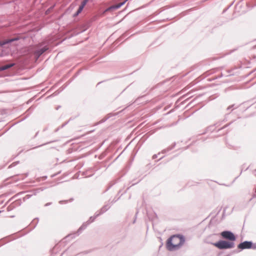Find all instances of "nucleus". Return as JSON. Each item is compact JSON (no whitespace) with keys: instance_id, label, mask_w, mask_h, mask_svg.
I'll list each match as a JSON object with an SVG mask.
<instances>
[{"instance_id":"23","label":"nucleus","mask_w":256,"mask_h":256,"mask_svg":"<svg viewBox=\"0 0 256 256\" xmlns=\"http://www.w3.org/2000/svg\"><path fill=\"white\" fill-rule=\"evenodd\" d=\"M73 200V198H70V200H65L64 201V202H65V204H66L68 202H71Z\"/></svg>"},{"instance_id":"12","label":"nucleus","mask_w":256,"mask_h":256,"mask_svg":"<svg viewBox=\"0 0 256 256\" xmlns=\"http://www.w3.org/2000/svg\"><path fill=\"white\" fill-rule=\"evenodd\" d=\"M13 66H14V64H6V65L2 66H0V71H2L4 70L8 69V68L12 67Z\"/></svg>"},{"instance_id":"17","label":"nucleus","mask_w":256,"mask_h":256,"mask_svg":"<svg viewBox=\"0 0 256 256\" xmlns=\"http://www.w3.org/2000/svg\"><path fill=\"white\" fill-rule=\"evenodd\" d=\"M129 34V32H124V34H123L122 36H120V38L122 39V38H124L125 37H126V36H128Z\"/></svg>"},{"instance_id":"29","label":"nucleus","mask_w":256,"mask_h":256,"mask_svg":"<svg viewBox=\"0 0 256 256\" xmlns=\"http://www.w3.org/2000/svg\"><path fill=\"white\" fill-rule=\"evenodd\" d=\"M117 200H113L112 201V204H114V202H116Z\"/></svg>"},{"instance_id":"19","label":"nucleus","mask_w":256,"mask_h":256,"mask_svg":"<svg viewBox=\"0 0 256 256\" xmlns=\"http://www.w3.org/2000/svg\"><path fill=\"white\" fill-rule=\"evenodd\" d=\"M176 143L175 142H174L170 146H168V150H172L176 146Z\"/></svg>"},{"instance_id":"9","label":"nucleus","mask_w":256,"mask_h":256,"mask_svg":"<svg viewBox=\"0 0 256 256\" xmlns=\"http://www.w3.org/2000/svg\"><path fill=\"white\" fill-rule=\"evenodd\" d=\"M17 40H18V38H12V39H8V40H4L2 41H0V46H2L6 44L12 42Z\"/></svg>"},{"instance_id":"24","label":"nucleus","mask_w":256,"mask_h":256,"mask_svg":"<svg viewBox=\"0 0 256 256\" xmlns=\"http://www.w3.org/2000/svg\"><path fill=\"white\" fill-rule=\"evenodd\" d=\"M124 150L114 159V162H115L119 157L122 154V153L124 152Z\"/></svg>"},{"instance_id":"1","label":"nucleus","mask_w":256,"mask_h":256,"mask_svg":"<svg viewBox=\"0 0 256 256\" xmlns=\"http://www.w3.org/2000/svg\"><path fill=\"white\" fill-rule=\"evenodd\" d=\"M186 241L185 236L180 234H176L170 236L166 242V247L170 252L180 249Z\"/></svg>"},{"instance_id":"18","label":"nucleus","mask_w":256,"mask_h":256,"mask_svg":"<svg viewBox=\"0 0 256 256\" xmlns=\"http://www.w3.org/2000/svg\"><path fill=\"white\" fill-rule=\"evenodd\" d=\"M231 123H229L228 124H226L225 126H224L223 127L219 128L216 132H219L220 130L225 128H226L228 127V126H230V124Z\"/></svg>"},{"instance_id":"15","label":"nucleus","mask_w":256,"mask_h":256,"mask_svg":"<svg viewBox=\"0 0 256 256\" xmlns=\"http://www.w3.org/2000/svg\"><path fill=\"white\" fill-rule=\"evenodd\" d=\"M101 214V212L99 210L98 211H97L94 214V216L96 218H98V216H100L101 214Z\"/></svg>"},{"instance_id":"32","label":"nucleus","mask_w":256,"mask_h":256,"mask_svg":"<svg viewBox=\"0 0 256 256\" xmlns=\"http://www.w3.org/2000/svg\"><path fill=\"white\" fill-rule=\"evenodd\" d=\"M126 107H125L124 109H123L122 110L120 111V112H121L120 113H121L122 111H124V109H126Z\"/></svg>"},{"instance_id":"36","label":"nucleus","mask_w":256,"mask_h":256,"mask_svg":"<svg viewBox=\"0 0 256 256\" xmlns=\"http://www.w3.org/2000/svg\"><path fill=\"white\" fill-rule=\"evenodd\" d=\"M68 122H65L64 125L66 126Z\"/></svg>"},{"instance_id":"14","label":"nucleus","mask_w":256,"mask_h":256,"mask_svg":"<svg viewBox=\"0 0 256 256\" xmlns=\"http://www.w3.org/2000/svg\"><path fill=\"white\" fill-rule=\"evenodd\" d=\"M82 10H83L80 7H78V8L74 14L73 16L76 17V16H78L79 15V14L82 12Z\"/></svg>"},{"instance_id":"37","label":"nucleus","mask_w":256,"mask_h":256,"mask_svg":"<svg viewBox=\"0 0 256 256\" xmlns=\"http://www.w3.org/2000/svg\"><path fill=\"white\" fill-rule=\"evenodd\" d=\"M256 172V169L254 170V172Z\"/></svg>"},{"instance_id":"26","label":"nucleus","mask_w":256,"mask_h":256,"mask_svg":"<svg viewBox=\"0 0 256 256\" xmlns=\"http://www.w3.org/2000/svg\"><path fill=\"white\" fill-rule=\"evenodd\" d=\"M234 106V104H232V105H231L230 106H229L228 108H227V110H230V109H231L232 108H233Z\"/></svg>"},{"instance_id":"3","label":"nucleus","mask_w":256,"mask_h":256,"mask_svg":"<svg viewBox=\"0 0 256 256\" xmlns=\"http://www.w3.org/2000/svg\"><path fill=\"white\" fill-rule=\"evenodd\" d=\"M96 220V218L94 216H90L88 221L84 222L82 224L78 229V231L74 234H70L65 236V242H67L70 240V238H73L76 236H78L86 228L88 225L92 222H94Z\"/></svg>"},{"instance_id":"30","label":"nucleus","mask_w":256,"mask_h":256,"mask_svg":"<svg viewBox=\"0 0 256 256\" xmlns=\"http://www.w3.org/2000/svg\"><path fill=\"white\" fill-rule=\"evenodd\" d=\"M78 176H76V174H75L74 176V178H78Z\"/></svg>"},{"instance_id":"11","label":"nucleus","mask_w":256,"mask_h":256,"mask_svg":"<svg viewBox=\"0 0 256 256\" xmlns=\"http://www.w3.org/2000/svg\"><path fill=\"white\" fill-rule=\"evenodd\" d=\"M110 208V206H109L108 204H105L100 210V211L101 214H103L104 212H106Z\"/></svg>"},{"instance_id":"35","label":"nucleus","mask_w":256,"mask_h":256,"mask_svg":"<svg viewBox=\"0 0 256 256\" xmlns=\"http://www.w3.org/2000/svg\"><path fill=\"white\" fill-rule=\"evenodd\" d=\"M101 82H99L98 84H100Z\"/></svg>"},{"instance_id":"31","label":"nucleus","mask_w":256,"mask_h":256,"mask_svg":"<svg viewBox=\"0 0 256 256\" xmlns=\"http://www.w3.org/2000/svg\"><path fill=\"white\" fill-rule=\"evenodd\" d=\"M70 37H68L65 35V38L64 40H66L67 38H69Z\"/></svg>"},{"instance_id":"28","label":"nucleus","mask_w":256,"mask_h":256,"mask_svg":"<svg viewBox=\"0 0 256 256\" xmlns=\"http://www.w3.org/2000/svg\"><path fill=\"white\" fill-rule=\"evenodd\" d=\"M256 198V194H254L252 195V198H251L250 200H252V198Z\"/></svg>"},{"instance_id":"22","label":"nucleus","mask_w":256,"mask_h":256,"mask_svg":"<svg viewBox=\"0 0 256 256\" xmlns=\"http://www.w3.org/2000/svg\"><path fill=\"white\" fill-rule=\"evenodd\" d=\"M234 4V2H232L230 6H228L224 10L222 13L225 12Z\"/></svg>"},{"instance_id":"25","label":"nucleus","mask_w":256,"mask_h":256,"mask_svg":"<svg viewBox=\"0 0 256 256\" xmlns=\"http://www.w3.org/2000/svg\"><path fill=\"white\" fill-rule=\"evenodd\" d=\"M138 213V212H136V215H135V218H134V221H133V222H132V223H133V224L135 223V222H136V215H137Z\"/></svg>"},{"instance_id":"16","label":"nucleus","mask_w":256,"mask_h":256,"mask_svg":"<svg viewBox=\"0 0 256 256\" xmlns=\"http://www.w3.org/2000/svg\"><path fill=\"white\" fill-rule=\"evenodd\" d=\"M256 6V4H251L250 2H247L246 3V6L248 8H254Z\"/></svg>"},{"instance_id":"27","label":"nucleus","mask_w":256,"mask_h":256,"mask_svg":"<svg viewBox=\"0 0 256 256\" xmlns=\"http://www.w3.org/2000/svg\"><path fill=\"white\" fill-rule=\"evenodd\" d=\"M157 157H158V154H155L153 155L152 158V159H156V158H157Z\"/></svg>"},{"instance_id":"7","label":"nucleus","mask_w":256,"mask_h":256,"mask_svg":"<svg viewBox=\"0 0 256 256\" xmlns=\"http://www.w3.org/2000/svg\"><path fill=\"white\" fill-rule=\"evenodd\" d=\"M126 0H124L118 4L112 5L110 7L109 9L111 10H118L126 2Z\"/></svg>"},{"instance_id":"4","label":"nucleus","mask_w":256,"mask_h":256,"mask_svg":"<svg viewBox=\"0 0 256 256\" xmlns=\"http://www.w3.org/2000/svg\"><path fill=\"white\" fill-rule=\"evenodd\" d=\"M238 250L234 252H239L245 249L256 250V242L254 243L252 241L245 240L240 242L237 246Z\"/></svg>"},{"instance_id":"8","label":"nucleus","mask_w":256,"mask_h":256,"mask_svg":"<svg viewBox=\"0 0 256 256\" xmlns=\"http://www.w3.org/2000/svg\"><path fill=\"white\" fill-rule=\"evenodd\" d=\"M214 126L215 125L214 124V125H211V126H208L206 128L205 131L204 132H203L201 134H206V132H212L214 131V130H215Z\"/></svg>"},{"instance_id":"33","label":"nucleus","mask_w":256,"mask_h":256,"mask_svg":"<svg viewBox=\"0 0 256 256\" xmlns=\"http://www.w3.org/2000/svg\"><path fill=\"white\" fill-rule=\"evenodd\" d=\"M126 107H125L124 109H123L122 110L120 111V112H121L120 113H121L122 111H124V109H126Z\"/></svg>"},{"instance_id":"5","label":"nucleus","mask_w":256,"mask_h":256,"mask_svg":"<svg viewBox=\"0 0 256 256\" xmlns=\"http://www.w3.org/2000/svg\"><path fill=\"white\" fill-rule=\"evenodd\" d=\"M220 235L223 239L232 242L234 243L236 240L237 237L235 234L230 230H225L220 233Z\"/></svg>"},{"instance_id":"34","label":"nucleus","mask_w":256,"mask_h":256,"mask_svg":"<svg viewBox=\"0 0 256 256\" xmlns=\"http://www.w3.org/2000/svg\"><path fill=\"white\" fill-rule=\"evenodd\" d=\"M164 156H162V158H160L157 161H158L160 160L161 159H162Z\"/></svg>"},{"instance_id":"10","label":"nucleus","mask_w":256,"mask_h":256,"mask_svg":"<svg viewBox=\"0 0 256 256\" xmlns=\"http://www.w3.org/2000/svg\"><path fill=\"white\" fill-rule=\"evenodd\" d=\"M48 49V48L44 47L36 52H35V54L38 58L42 54L46 52Z\"/></svg>"},{"instance_id":"20","label":"nucleus","mask_w":256,"mask_h":256,"mask_svg":"<svg viewBox=\"0 0 256 256\" xmlns=\"http://www.w3.org/2000/svg\"><path fill=\"white\" fill-rule=\"evenodd\" d=\"M169 150V149H168V147L167 148H165V149L163 150L162 151V152H162V154H166V152H169V151H170V150Z\"/></svg>"},{"instance_id":"38","label":"nucleus","mask_w":256,"mask_h":256,"mask_svg":"<svg viewBox=\"0 0 256 256\" xmlns=\"http://www.w3.org/2000/svg\"><path fill=\"white\" fill-rule=\"evenodd\" d=\"M254 175L256 176V174H255Z\"/></svg>"},{"instance_id":"2","label":"nucleus","mask_w":256,"mask_h":256,"mask_svg":"<svg viewBox=\"0 0 256 256\" xmlns=\"http://www.w3.org/2000/svg\"><path fill=\"white\" fill-rule=\"evenodd\" d=\"M219 250H227L233 248L235 246V243L225 240H220L216 242H208Z\"/></svg>"},{"instance_id":"39","label":"nucleus","mask_w":256,"mask_h":256,"mask_svg":"<svg viewBox=\"0 0 256 256\" xmlns=\"http://www.w3.org/2000/svg\"><path fill=\"white\" fill-rule=\"evenodd\" d=\"M88 0L89 1L90 0Z\"/></svg>"},{"instance_id":"6","label":"nucleus","mask_w":256,"mask_h":256,"mask_svg":"<svg viewBox=\"0 0 256 256\" xmlns=\"http://www.w3.org/2000/svg\"><path fill=\"white\" fill-rule=\"evenodd\" d=\"M120 112H116V113H112V112H111V113L108 114L107 115H106L105 116V117H104L103 118H102L100 121V123L102 124V123H103V122H105L106 120H108L110 118L118 115V114H120Z\"/></svg>"},{"instance_id":"21","label":"nucleus","mask_w":256,"mask_h":256,"mask_svg":"<svg viewBox=\"0 0 256 256\" xmlns=\"http://www.w3.org/2000/svg\"><path fill=\"white\" fill-rule=\"evenodd\" d=\"M223 76V74L222 73L216 76H215L214 77V78H212V80H216V79H217V78H222V76Z\"/></svg>"},{"instance_id":"13","label":"nucleus","mask_w":256,"mask_h":256,"mask_svg":"<svg viewBox=\"0 0 256 256\" xmlns=\"http://www.w3.org/2000/svg\"><path fill=\"white\" fill-rule=\"evenodd\" d=\"M88 0H83L80 6H78L80 7V8L84 10V6H86V5L87 4V3L88 2Z\"/></svg>"}]
</instances>
